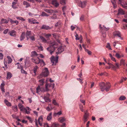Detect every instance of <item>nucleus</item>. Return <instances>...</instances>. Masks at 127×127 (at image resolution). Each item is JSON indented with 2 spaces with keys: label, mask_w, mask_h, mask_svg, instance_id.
<instances>
[{
  "label": "nucleus",
  "mask_w": 127,
  "mask_h": 127,
  "mask_svg": "<svg viewBox=\"0 0 127 127\" xmlns=\"http://www.w3.org/2000/svg\"><path fill=\"white\" fill-rule=\"evenodd\" d=\"M52 86V88L53 89L54 87V84H46L45 85V88H43L40 87L39 86H38L36 88V93L38 94H39V93L40 91L42 92H47L49 90V88Z\"/></svg>",
  "instance_id": "nucleus-1"
},
{
  "label": "nucleus",
  "mask_w": 127,
  "mask_h": 127,
  "mask_svg": "<svg viewBox=\"0 0 127 127\" xmlns=\"http://www.w3.org/2000/svg\"><path fill=\"white\" fill-rule=\"evenodd\" d=\"M100 88L102 91L105 90L106 92L109 91L110 87V85L109 82H107L105 84L103 82L100 83L99 84Z\"/></svg>",
  "instance_id": "nucleus-2"
},
{
  "label": "nucleus",
  "mask_w": 127,
  "mask_h": 127,
  "mask_svg": "<svg viewBox=\"0 0 127 127\" xmlns=\"http://www.w3.org/2000/svg\"><path fill=\"white\" fill-rule=\"evenodd\" d=\"M49 74V72L48 68H45L43 70L42 72L38 77L37 78H40L42 77H46Z\"/></svg>",
  "instance_id": "nucleus-3"
},
{
  "label": "nucleus",
  "mask_w": 127,
  "mask_h": 127,
  "mask_svg": "<svg viewBox=\"0 0 127 127\" xmlns=\"http://www.w3.org/2000/svg\"><path fill=\"white\" fill-rule=\"evenodd\" d=\"M118 4H120L122 7L127 9V2L124 0H116Z\"/></svg>",
  "instance_id": "nucleus-4"
},
{
  "label": "nucleus",
  "mask_w": 127,
  "mask_h": 127,
  "mask_svg": "<svg viewBox=\"0 0 127 127\" xmlns=\"http://www.w3.org/2000/svg\"><path fill=\"white\" fill-rule=\"evenodd\" d=\"M59 57L58 56H57L56 57L52 56L50 58L51 62L52 63V65H55L56 63L58 62V59Z\"/></svg>",
  "instance_id": "nucleus-5"
},
{
  "label": "nucleus",
  "mask_w": 127,
  "mask_h": 127,
  "mask_svg": "<svg viewBox=\"0 0 127 127\" xmlns=\"http://www.w3.org/2000/svg\"><path fill=\"white\" fill-rule=\"evenodd\" d=\"M75 1L78 5L82 8L84 7L86 5V2L85 1L82 2L81 1L78 0H76Z\"/></svg>",
  "instance_id": "nucleus-6"
},
{
  "label": "nucleus",
  "mask_w": 127,
  "mask_h": 127,
  "mask_svg": "<svg viewBox=\"0 0 127 127\" xmlns=\"http://www.w3.org/2000/svg\"><path fill=\"white\" fill-rule=\"evenodd\" d=\"M40 59L38 57H33L31 58L32 62L36 64L39 63Z\"/></svg>",
  "instance_id": "nucleus-7"
},
{
  "label": "nucleus",
  "mask_w": 127,
  "mask_h": 127,
  "mask_svg": "<svg viewBox=\"0 0 127 127\" xmlns=\"http://www.w3.org/2000/svg\"><path fill=\"white\" fill-rule=\"evenodd\" d=\"M52 4L55 7H57L59 5V3L57 1V0H52Z\"/></svg>",
  "instance_id": "nucleus-8"
},
{
  "label": "nucleus",
  "mask_w": 127,
  "mask_h": 127,
  "mask_svg": "<svg viewBox=\"0 0 127 127\" xmlns=\"http://www.w3.org/2000/svg\"><path fill=\"white\" fill-rule=\"evenodd\" d=\"M125 11L121 8H120L118 10V15L121 14L122 15H124Z\"/></svg>",
  "instance_id": "nucleus-9"
},
{
  "label": "nucleus",
  "mask_w": 127,
  "mask_h": 127,
  "mask_svg": "<svg viewBox=\"0 0 127 127\" xmlns=\"http://www.w3.org/2000/svg\"><path fill=\"white\" fill-rule=\"evenodd\" d=\"M46 96H45L43 98V99L45 100V101L46 102H50L51 101L49 97L50 95L48 94H47Z\"/></svg>",
  "instance_id": "nucleus-10"
},
{
  "label": "nucleus",
  "mask_w": 127,
  "mask_h": 127,
  "mask_svg": "<svg viewBox=\"0 0 127 127\" xmlns=\"http://www.w3.org/2000/svg\"><path fill=\"white\" fill-rule=\"evenodd\" d=\"M18 106L21 111L23 112L24 111V109H25V108L21 103H19Z\"/></svg>",
  "instance_id": "nucleus-11"
},
{
  "label": "nucleus",
  "mask_w": 127,
  "mask_h": 127,
  "mask_svg": "<svg viewBox=\"0 0 127 127\" xmlns=\"http://www.w3.org/2000/svg\"><path fill=\"white\" fill-rule=\"evenodd\" d=\"M59 16L57 15L55 13H54L53 15L50 18V19L54 20L58 19L60 18Z\"/></svg>",
  "instance_id": "nucleus-12"
},
{
  "label": "nucleus",
  "mask_w": 127,
  "mask_h": 127,
  "mask_svg": "<svg viewBox=\"0 0 127 127\" xmlns=\"http://www.w3.org/2000/svg\"><path fill=\"white\" fill-rule=\"evenodd\" d=\"M59 13V14H57L58 16H60L62 14V12L61 11H58L57 10H53L52 9V13Z\"/></svg>",
  "instance_id": "nucleus-13"
},
{
  "label": "nucleus",
  "mask_w": 127,
  "mask_h": 127,
  "mask_svg": "<svg viewBox=\"0 0 127 127\" xmlns=\"http://www.w3.org/2000/svg\"><path fill=\"white\" fill-rule=\"evenodd\" d=\"M31 110V109L28 107H27L26 108H25V109H24V111H25L26 113L27 114H30V111Z\"/></svg>",
  "instance_id": "nucleus-14"
},
{
  "label": "nucleus",
  "mask_w": 127,
  "mask_h": 127,
  "mask_svg": "<svg viewBox=\"0 0 127 127\" xmlns=\"http://www.w3.org/2000/svg\"><path fill=\"white\" fill-rule=\"evenodd\" d=\"M89 116V114L87 113H85L84 118V122H85L87 120V118Z\"/></svg>",
  "instance_id": "nucleus-15"
},
{
  "label": "nucleus",
  "mask_w": 127,
  "mask_h": 127,
  "mask_svg": "<svg viewBox=\"0 0 127 127\" xmlns=\"http://www.w3.org/2000/svg\"><path fill=\"white\" fill-rule=\"evenodd\" d=\"M58 52H57L56 53L58 54L62 52L64 50V49L62 46L60 47L58 49Z\"/></svg>",
  "instance_id": "nucleus-16"
},
{
  "label": "nucleus",
  "mask_w": 127,
  "mask_h": 127,
  "mask_svg": "<svg viewBox=\"0 0 127 127\" xmlns=\"http://www.w3.org/2000/svg\"><path fill=\"white\" fill-rule=\"evenodd\" d=\"M41 28L42 29L48 30L51 29V28L48 26H47L45 25H43L42 26Z\"/></svg>",
  "instance_id": "nucleus-17"
},
{
  "label": "nucleus",
  "mask_w": 127,
  "mask_h": 127,
  "mask_svg": "<svg viewBox=\"0 0 127 127\" xmlns=\"http://www.w3.org/2000/svg\"><path fill=\"white\" fill-rule=\"evenodd\" d=\"M10 35L12 36H14L16 35V32L15 31L13 30L9 32Z\"/></svg>",
  "instance_id": "nucleus-18"
},
{
  "label": "nucleus",
  "mask_w": 127,
  "mask_h": 127,
  "mask_svg": "<svg viewBox=\"0 0 127 127\" xmlns=\"http://www.w3.org/2000/svg\"><path fill=\"white\" fill-rule=\"evenodd\" d=\"M12 76V74L10 72H8L7 73L6 79H10Z\"/></svg>",
  "instance_id": "nucleus-19"
},
{
  "label": "nucleus",
  "mask_w": 127,
  "mask_h": 127,
  "mask_svg": "<svg viewBox=\"0 0 127 127\" xmlns=\"http://www.w3.org/2000/svg\"><path fill=\"white\" fill-rule=\"evenodd\" d=\"M38 55V54L35 51H34L32 52L31 53V57H33L37 56Z\"/></svg>",
  "instance_id": "nucleus-20"
},
{
  "label": "nucleus",
  "mask_w": 127,
  "mask_h": 127,
  "mask_svg": "<svg viewBox=\"0 0 127 127\" xmlns=\"http://www.w3.org/2000/svg\"><path fill=\"white\" fill-rule=\"evenodd\" d=\"M39 87L40 86H42L43 85L44 83V79H42L40 80H39Z\"/></svg>",
  "instance_id": "nucleus-21"
},
{
  "label": "nucleus",
  "mask_w": 127,
  "mask_h": 127,
  "mask_svg": "<svg viewBox=\"0 0 127 127\" xmlns=\"http://www.w3.org/2000/svg\"><path fill=\"white\" fill-rule=\"evenodd\" d=\"M39 37L42 42L44 43L47 42V40L44 37L42 36H40Z\"/></svg>",
  "instance_id": "nucleus-22"
},
{
  "label": "nucleus",
  "mask_w": 127,
  "mask_h": 127,
  "mask_svg": "<svg viewBox=\"0 0 127 127\" xmlns=\"http://www.w3.org/2000/svg\"><path fill=\"white\" fill-rule=\"evenodd\" d=\"M4 102L5 104L8 106H11V104L9 102L8 100L6 99H5L4 100Z\"/></svg>",
  "instance_id": "nucleus-23"
},
{
  "label": "nucleus",
  "mask_w": 127,
  "mask_h": 127,
  "mask_svg": "<svg viewBox=\"0 0 127 127\" xmlns=\"http://www.w3.org/2000/svg\"><path fill=\"white\" fill-rule=\"evenodd\" d=\"M52 113L51 112L49 113L48 115L47 116V119L48 121H49L51 120L52 118Z\"/></svg>",
  "instance_id": "nucleus-24"
},
{
  "label": "nucleus",
  "mask_w": 127,
  "mask_h": 127,
  "mask_svg": "<svg viewBox=\"0 0 127 127\" xmlns=\"http://www.w3.org/2000/svg\"><path fill=\"white\" fill-rule=\"evenodd\" d=\"M39 61V63L40 64L41 66L43 67L45 65V62L43 60L40 59Z\"/></svg>",
  "instance_id": "nucleus-25"
},
{
  "label": "nucleus",
  "mask_w": 127,
  "mask_h": 127,
  "mask_svg": "<svg viewBox=\"0 0 127 127\" xmlns=\"http://www.w3.org/2000/svg\"><path fill=\"white\" fill-rule=\"evenodd\" d=\"M25 37V34L24 32L22 33L20 37V40L21 41H22Z\"/></svg>",
  "instance_id": "nucleus-26"
},
{
  "label": "nucleus",
  "mask_w": 127,
  "mask_h": 127,
  "mask_svg": "<svg viewBox=\"0 0 127 127\" xmlns=\"http://www.w3.org/2000/svg\"><path fill=\"white\" fill-rule=\"evenodd\" d=\"M115 36H117L119 37L121 39H123L122 38H121V33L119 31H117L116 32L115 34Z\"/></svg>",
  "instance_id": "nucleus-27"
},
{
  "label": "nucleus",
  "mask_w": 127,
  "mask_h": 127,
  "mask_svg": "<svg viewBox=\"0 0 127 127\" xmlns=\"http://www.w3.org/2000/svg\"><path fill=\"white\" fill-rule=\"evenodd\" d=\"M28 20L29 23L31 24H33V23L34 22V21H35V19L33 18H28Z\"/></svg>",
  "instance_id": "nucleus-28"
},
{
  "label": "nucleus",
  "mask_w": 127,
  "mask_h": 127,
  "mask_svg": "<svg viewBox=\"0 0 127 127\" xmlns=\"http://www.w3.org/2000/svg\"><path fill=\"white\" fill-rule=\"evenodd\" d=\"M12 109L15 112H16L18 111V109L16 105L12 106Z\"/></svg>",
  "instance_id": "nucleus-29"
},
{
  "label": "nucleus",
  "mask_w": 127,
  "mask_h": 127,
  "mask_svg": "<svg viewBox=\"0 0 127 127\" xmlns=\"http://www.w3.org/2000/svg\"><path fill=\"white\" fill-rule=\"evenodd\" d=\"M55 44H53L52 46H50L48 47L47 48V50L48 51H49V52H50V53L51 54H52V53L53 52V51H51V50H49V49H50L52 48V47H53V46H54V45H55Z\"/></svg>",
  "instance_id": "nucleus-30"
},
{
  "label": "nucleus",
  "mask_w": 127,
  "mask_h": 127,
  "mask_svg": "<svg viewBox=\"0 0 127 127\" xmlns=\"http://www.w3.org/2000/svg\"><path fill=\"white\" fill-rule=\"evenodd\" d=\"M8 21L4 19H2L1 21V24H7L8 23Z\"/></svg>",
  "instance_id": "nucleus-31"
},
{
  "label": "nucleus",
  "mask_w": 127,
  "mask_h": 127,
  "mask_svg": "<svg viewBox=\"0 0 127 127\" xmlns=\"http://www.w3.org/2000/svg\"><path fill=\"white\" fill-rule=\"evenodd\" d=\"M23 4L24 5H26V8L29 7L30 6V5L29 3L26 1H24L23 2Z\"/></svg>",
  "instance_id": "nucleus-32"
},
{
  "label": "nucleus",
  "mask_w": 127,
  "mask_h": 127,
  "mask_svg": "<svg viewBox=\"0 0 127 127\" xmlns=\"http://www.w3.org/2000/svg\"><path fill=\"white\" fill-rule=\"evenodd\" d=\"M38 68V66L37 65L35 66L33 68V72L34 74L35 75L36 74V71L37 70V69Z\"/></svg>",
  "instance_id": "nucleus-33"
},
{
  "label": "nucleus",
  "mask_w": 127,
  "mask_h": 127,
  "mask_svg": "<svg viewBox=\"0 0 127 127\" xmlns=\"http://www.w3.org/2000/svg\"><path fill=\"white\" fill-rule=\"evenodd\" d=\"M7 57L8 60V64H10L11 63L12 61V59L11 58V57L9 56H7Z\"/></svg>",
  "instance_id": "nucleus-34"
},
{
  "label": "nucleus",
  "mask_w": 127,
  "mask_h": 127,
  "mask_svg": "<svg viewBox=\"0 0 127 127\" xmlns=\"http://www.w3.org/2000/svg\"><path fill=\"white\" fill-rule=\"evenodd\" d=\"M116 0H114L113 1H111V2L112 4L113 5V7L115 8L116 7V2H116Z\"/></svg>",
  "instance_id": "nucleus-35"
},
{
  "label": "nucleus",
  "mask_w": 127,
  "mask_h": 127,
  "mask_svg": "<svg viewBox=\"0 0 127 127\" xmlns=\"http://www.w3.org/2000/svg\"><path fill=\"white\" fill-rule=\"evenodd\" d=\"M10 22L12 24H16V25L18 24L19 22H18L17 21H13L12 19H10Z\"/></svg>",
  "instance_id": "nucleus-36"
},
{
  "label": "nucleus",
  "mask_w": 127,
  "mask_h": 127,
  "mask_svg": "<svg viewBox=\"0 0 127 127\" xmlns=\"http://www.w3.org/2000/svg\"><path fill=\"white\" fill-rule=\"evenodd\" d=\"M62 114V112L61 111H60L58 112L55 113L54 114V116L56 117L57 115H58L59 116L61 115Z\"/></svg>",
  "instance_id": "nucleus-37"
},
{
  "label": "nucleus",
  "mask_w": 127,
  "mask_h": 127,
  "mask_svg": "<svg viewBox=\"0 0 127 127\" xmlns=\"http://www.w3.org/2000/svg\"><path fill=\"white\" fill-rule=\"evenodd\" d=\"M18 67L19 68H21V73H24L26 74H27V72L25 70L23 69V67Z\"/></svg>",
  "instance_id": "nucleus-38"
},
{
  "label": "nucleus",
  "mask_w": 127,
  "mask_h": 127,
  "mask_svg": "<svg viewBox=\"0 0 127 127\" xmlns=\"http://www.w3.org/2000/svg\"><path fill=\"white\" fill-rule=\"evenodd\" d=\"M16 2L13 1L12 2V6L13 8L14 9L16 8V6L15 5V4H16Z\"/></svg>",
  "instance_id": "nucleus-39"
},
{
  "label": "nucleus",
  "mask_w": 127,
  "mask_h": 127,
  "mask_svg": "<svg viewBox=\"0 0 127 127\" xmlns=\"http://www.w3.org/2000/svg\"><path fill=\"white\" fill-rule=\"evenodd\" d=\"M31 34V31H27V32L26 34V37L27 38V40L29 38L28 37Z\"/></svg>",
  "instance_id": "nucleus-40"
},
{
  "label": "nucleus",
  "mask_w": 127,
  "mask_h": 127,
  "mask_svg": "<svg viewBox=\"0 0 127 127\" xmlns=\"http://www.w3.org/2000/svg\"><path fill=\"white\" fill-rule=\"evenodd\" d=\"M59 120L60 122L62 123L65 121V119L64 118H59Z\"/></svg>",
  "instance_id": "nucleus-41"
},
{
  "label": "nucleus",
  "mask_w": 127,
  "mask_h": 127,
  "mask_svg": "<svg viewBox=\"0 0 127 127\" xmlns=\"http://www.w3.org/2000/svg\"><path fill=\"white\" fill-rule=\"evenodd\" d=\"M126 99V97L124 95H122L119 98V99L120 100H124Z\"/></svg>",
  "instance_id": "nucleus-42"
},
{
  "label": "nucleus",
  "mask_w": 127,
  "mask_h": 127,
  "mask_svg": "<svg viewBox=\"0 0 127 127\" xmlns=\"http://www.w3.org/2000/svg\"><path fill=\"white\" fill-rule=\"evenodd\" d=\"M58 124L55 123H53L51 124V127H58Z\"/></svg>",
  "instance_id": "nucleus-43"
},
{
  "label": "nucleus",
  "mask_w": 127,
  "mask_h": 127,
  "mask_svg": "<svg viewBox=\"0 0 127 127\" xmlns=\"http://www.w3.org/2000/svg\"><path fill=\"white\" fill-rule=\"evenodd\" d=\"M85 16L83 15H81L80 18V21H83L84 20Z\"/></svg>",
  "instance_id": "nucleus-44"
},
{
  "label": "nucleus",
  "mask_w": 127,
  "mask_h": 127,
  "mask_svg": "<svg viewBox=\"0 0 127 127\" xmlns=\"http://www.w3.org/2000/svg\"><path fill=\"white\" fill-rule=\"evenodd\" d=\"M60 3L63 5H64L66 4L65 0H60Z\"/></svg>",
  "instance_id": "nucleus-45"
},
{
  "label": "nucleus",
  "mask_w": 127,
  "mask_h": 127,
  "mask_svg": "<svg viewBox=\"0 0 127 127\" xmlns=\"http://www.w3.org/2000/svg\"><path fill=\"white\" fill-rule=\"evenodd\" d=\"M41 16H46L48 17L49 16V15L47 14L45 12H43L42 13L41 15Z\"/></svg>",
  "instance_id": "nucleus-46"
},
{
  "label": "nucleus",
  "mask_w": 127,
  "mask_h": 127,
  "mask_svg": "<svg viewBox=\"0 0 127 127\" xmlns=\"http://www.w3.org/2000/svg\"><path fill=\"white\" fill-rule=\"evenodd\" d=\"M43 120L42 116H40L38 119V122H42Z\"/></svg>",
  "instance_id": "nucleus-47"
},
{
  "label": "nucleus",
  "mask_w": 127,
  "mask_h": 127,
  "mask_svg": "<svg viewBox=\"0 0 127 127\" xmlns=\"http://www.w3.org/2000/svg\"><path fill=\"white\" fill-rule=\"evenodd\" d=\"M45 11L47 13L52 14V9H46Z\"/></svg>",
  "instance_id": "nucleus-48"
},
{
  "label": "nucleus",
  "mask_w": 127,
  "mask_h": 127,
  "mask_svg": "<svg viewBox=\"0 0 127 127\" xmlns=\"http://www.w3.org/2000/svg\"><path fill=\"white\" fill-rule=\"evenodd\" d=\"M44 34L46 38H48L51 36V34H46L44 33Z\"/></svg>",
  "instance_id": "nucleus-49"
},
{
  "label": "nucleus",
  "mask_w": 127,
  "mask_h": 127,
  "mask_svg": "<svg viewBox=\"0 0 127 127\" xmlns=\"http://www.w3.org/2000/svg\"><path fill=\"white\" fill-rule=\"evenodd\" d=\"M85 51L87 52L88 54L89 55H91L92 54L91 52L90 51H89L88 49H86Z\"/></svg>",
  "instance_id": "nucleus-50"
},
{
  "label": "nucleus",
  "mask_w": 127,
  "mask_h": 127,
  "mask_svg": "<svg viewBox=\"0 0 127 127\" xmlns=\"http://www.w3.org/2000/svg\"><path fill=\"white\" fill-rule=\"evenodd\" d=\"M115 56L118 58H120L121 57V56L118 53H116L115 54Z\"/></svg>",
  "instance_id": "nucleus-51"
},
{
  "label": "nucleus",
  "mask_w": 127,
  "mask_h": 127,
  "mask_svg": "<svg viewBox=\"0 0 127 127\" xmlns=\"http://www.w3.org/2000/svg\"><path fill=\"white\" fill-rule=\"evenodd\" d=\"M79 106L82 112L84 111V110L83 109V106L81 104H80L79 105Z\"/></svg>",
  "instance_id": "nucleus-52"
},
{
  "label": "nucleus",
  "mask_w": 127,
  "mask_h": 127,
  "mask_svg": "<svg viewBox=\"0 0 127 127\" xmlns=\"http://www.w3.org/2000/svg\"><path fill=\"white\" fill-rule=\"evenodd\" d=\"M106 47L107 48H108L110 50H111V47L110 46V44L109 43H107V45Z\"/></svg>",
  "instance_id": "nucleus-53"
},
{
  "label": "nucleus",
  "mask_w": 127,
  "mask_h": 127,
  "mask_svg": "<svg viewBox=\"0 0 127 127\" xmlns=\"http://www.w3.org/2000/svg\"><path fill=\"white\" fill-rule=\"evenodd\" d=\"M8 31L9 29H5L4 31L3 32V33L4 34H7L8 32Z\"/></svg>",
  "instance_id": "nucleus-54"
},
{
  "label": "nucleus",
  "mask_w": 127,
  "mask_h": 127,
  "mask_svg": "<svg viewBox=\"0 0 127 127\" xmlns=\"http://www.w3.org/2000/svg\"><path fill=\"white\" fill-rule=\"evenodd\" d=\"M115 65L116 66V68H119L120 67V65L118 63H116L115 64Z\"/></svg>",
  "instance_id": "nucleus-55"
},
{
  "label": "nucleus",
  "mask_w": 127,
  "mask_h": 127,
  "mask_svg": "<svg viewBox=\"0 0 127 127\" xmlns=\"http://www.w3.org/2000/svg\"><path fill=\"white\" fill-rule=\"evenodd\" d=\"M52 102L53 104H54V105H58V103H57L55 99L53 100Z\"/></svg>",
  "instance_id": "nucleus-56"
},
{
  "label": "nucleus",
  "mask_w": 127,
  "mask_h": 127,
  "mask_svg": "<svg viewBox=\"0 0 127 127\" xmlns=\"http://www.w3.org/2000/svg\"><path fill=\"white\" fill-rule=\"evenodd\" d=\"M46 110L48 111H50L52 110L53 108L52 107H51V108H49V107H47L46 108Z\"/></svg>",
  "instance_id": "nucleus-57"
},
{
  "label": "nucleus",
  "mask_w": 127,
  "mask_h": 127,
  "mask_svg": "<svg viewBox=\"0 0 127 127\" xmlns=\"http://www.w3.org/2000/svg\"><path fill=\"white\" fill-rule=\"evenodd\" d=\"M103 27L105 28V30L106 31H107L109 30L110 29V28L109 27L106 28L105 26L104 25H103Z\"/></svg>",
  "instance_id": "nucleus-58"
},
{
  "label": "nucleus",
  "mask_w": 127,
  "mask_h": 127,
  "mask_svg": "<svg viewBox=\"0 0 127 127\" xmlns=\"http://www.w3.org/2000/svg\"><path fill=\"white\" fill-rule=\"evenodd\" d=\"M5 85L4 83L3 82L0 85V88H4V86Z\"/></svg>",
  "instance_id": "nucleus-59"
},
{
  "label": "nucleus",
  "mask_w": 127,
  "mask_h": 127,
  "mask_svg": "<svg viewBox=\"0 0 127 127\" xmlns=\"http://www.w3.org/2000/svg\"><path fill=\"white\" fill-rule=\"evenodd\" d=\"M78 35L76 33V35H75V37H76L75 39L77 40H79L80 39L79 37H78Z\"/></svg>",
  "instance_id": "nucleus-60"
},
{
  "label": "nucleus",
  "mask_w": 127,
  "mask_h": 127,
  "mask_svg": "<svg viewBox=\"0 0 127 127\" xmlns=\"http://www.w3.org/2000/svg\"><path fill=\"white\" fill-rule=\"evenodd\" d=\"M110 66L114 70H116V67L113 64H112Z\"/></svg>",
  "instance_id": "nucleus-61"
},
{
  "label": "nucleus",
  "mask_w": 127,
  "mask_h": 127,
  "mask_svg": "<svg viewBox=\"0 0 127 127\" xmlns=\"http://www.w3.org/2000/svg\"><path fill=\"white\" fill-rule=\"evenodd\" d=\"M86 41H87V42L88 44H90V40L87 37H86Z\"/></svg>",
  "instance_id": "nucleus-62"
},
{
  "label": "nucleus",
  "mask_w": 127,
  "mask_h": 127,
  "mask_svg": "<svg viewBox=\"0 0 127 127\" xmlns=\"http://www.w3.org/2000/svg\"><path fill=\"white\" fill-rule=\"evenodd\" d=\"M9 93L8 92H7L5 93V94L4 96L5 97H7L9 96Z\"/></svg>",
  "instance_id": "nucleus-63"
},
{
  "label": "nucleus",
  "mask_w": 127,
  "mask_h": 127,
  "mask_svg": "<svg viewBox=\"0 0 127 127\" xmlns=\"http://www.w3.org/2000/svg\"><path fill=\"white\" fill-rule=\"evenodd\" d=\"M30 38L33 41V40H35L34 36H30Z\"/></svg>",
  "instance_id": "nucleus-64"
}]
</instances>
